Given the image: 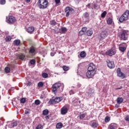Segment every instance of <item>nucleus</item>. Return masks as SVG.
<instances>
[{"label":"nucleus","mask_w":129,"mask_h":129,"mask_svg":"<svg viewBox=\"0 0 129 129\" xmlns=\"http://www.w3.org/2000/svg\"><path fill=\"white\" fill-rule=\"evenodd\" d=\"M95 65L92 63H90L88 68V71L86 74L87 77L92 78L95 75Z\"/></svg>","instance_id":"obj_1"},{"label":"nucleus","mask_w":129,"mask_h":129,"mask_svg":"<svg viewBox=\"0 0 129 129\" xmlns=\"http://www.w3.org/2000/svg\"><path fill=\"white\" fill-rule=\"evenodd\" d=\"M48 0H38L37 6L40 10H45L48 8Z\"/></svg>","instance_id":"obj_2"},{"label":"nucleus","mask_w":129,"mask_h":129,"mask_svg":"<svg viewBox=\"0 0 129 129\" xmlns=\"http://www.w3.org/2000/svg\"><path fill=\"white\" fill-rule=\"evenodd\" d=\"M129 17V11L128 10H126L124 13L119 18V22L120 23H123V22H125V21H127L128 20Z\"/></svg>","instance_id":"obj_3"},{"label":"nucleus","mask_w":129,"mask_h":129,"mask_svg":"<svg viewBox=\"0 0 129 129\" xmlns=\"http://www.w3.org/2000/svg\"><path fill=\"white\" fill-rule=\"evenodd\" d=\"M63 97H52L48 102L49 104H57V103H59L60 101L63 100Z\"/></svg>","instance_id":"obj_4"},{"label":"nucleus","mask_w":129,"mask_h":129,"mask_svg":"<svg viewBox=\"0 0 129 129\" xmlns=\"http://www.w3.org/2000/svg\"><path fill=\"white\" fill-rule=\"evenodd\" d=\"M129 32L127 30H122L119 35V37L120 40L126 41L127 40V36H128Z\"/></svg>","instance_id":"obj_5"},{"label":"nucleus","mask_w":129,"mask_h":129,"mask_svg":"<svg viewBox=\"0 0 129 129\" xmlns=\"http://www.w3.org/2000/svg\"><path fill=\"white\" fill-rule=\"evenodd\" d=\"M6 22L8 24H9V25H13L17 22V19L13 16H9L6 17Z\"/></svg>","instance_id":"obj_6"},{"label":"nucleus","mask_w":129,"mask_h":129,"mask_svg":"<svg viewBox=\"0 0 129 129\" xmlns=\"http://www.w3.org/2000/svg\"><path fill=\"white\" fill-rule=\"evenodd\" d=\"M75 12V11H74V9L70 7H67L64 9V12L66 13V17H67V18H68V17H69V16L70 15V14H72Z\"/></svg>","instance_id":"obj_7"},{"label":"nucleus","mask_w":129,"mask_h":129,"mask_svg":"<svg viewBox=\"0 0 129 129\" xmlns=\"http://www.w3.org/2000/svg\"><path fill=\"white\" fill-rule=\"evenodd\" d=\"M61 86H62V84L60 83H54L51 87L52 92H54V93H56L57 90H58V89H59Z\"/></svg>","instance_id":"obj_8"},{"label":"nucleus","mask_w":129,"mask_h":129,"mask_svg":"<svg viewBox=\"0 0 129 129\" xmlns=\"http://www.w3.org/2000/svg\"><path fill=\"white\" fill-rule=\"evenodd\" d=\"M119 50L121 52V53H124L125 50H126V44L125 43H122L120 44L118 46Z\"/></svg>","instance_id":"obj_9"},{"label":"nucleus","mask_w":129,"mask_h":129,"mask_svg":"<svg viewBox=\"0 0 129 129\" xmlns=\"http://www.w3.org/2000/svg\"><path fill=\"white\" fill-rule=\"evenodd\" d=\"M116 53V50L114 48H111L106 52V55L108 56H113Z\"/></svg>","instance_id":"obj_10"},{"label":"nucleus","mask_w":129,"mask_h":129,"mask_svg":"<svg viewBox=\"0 0 129 129\" xmlns=\"http://www.w3.org/2000/svg\"><path fill=\"white\" fill-rule=\"evenodd\" d=\"M117 77L121 78L122 79H123L126 77L125 75L121 72V70L119 68H117Z\"/></svg>","instance_id":"obj_11"},{"label":"nucleus","mask_w":129,"mask_h":129,"mask_svg":"<svg viewBox=\"0 0 129 129\" xmlns=\"http://www.w3.org/2000/svg\"><path fill=\"white\" fill-rule=\"evenodd\" d=\"M106 62L107 63V67L110 69H113V68L115 67L114 61H110V60L107 59Z\"/></svg>","instance_id":"obj_12"},{"label":"nucleus","mask_w":129,"mask_h":129,"mask_svg":"<svg viewBox=\"0 0 129 129\" xmlns=\"http://www.w3.org/2000/svg\"><path fill=\"white\" fill-rule=\"evenodd\" d=\"M107 36H108V33H107V31H102L101 33L100 34V40H104V39H105L106 38V37H107Z\"/></svg>","instance_id":"obj_13"},{"label":"nucleus","mask_w":129,"mask_h":129,"mask_svg":"<svg viewBox=\"0 0 129 129\" xmlns=\"http://www.w3.org/2000/svg\"><path fill=\"white\" fill-rule=\"evenodd\" d=\"M25 58H26V55L23 53H19L17 55V59H19V60H21V61H24Z\"/></svg>","instance_id":"obj_14"},{"label":"nucleus","mask_w":129,"mask_h":129,"mask_svg":"<svg viewBox=\"0 0 129 129\" xmlns=\"http://www.w3.org/2000/svg\"><path fill=\"white\" fill-rule=\"evenodd\" d=\"M34 31H35V28L33 26H30L26 28V32H28L29 34H33Z\"/></svg>","instance_id":"obj_15"},{"label":"nucleus","mask_w":129,"mask_h":129,"mask_svg":"<svg viewBox=\"0 0 129 129\" xmlns=\"http://www.w3.org/2000/svg\"><path fill=\"white\" fill-rule=\"evenodd\" d=\"M68 112V108L67 107H62L61 109V114H62V115H64V114H66Z\"/></svg>","instance_id":"obj_16"},{"label":"nucleus","mask_w":129,"mask_h":129,"mask_svg":"<svg viewBox=\"0 0 129 129\" xmlns=\"http://www.w3.org/2000/svg\"><path fill=\"white\" fill-rule=\"evenodd\" d=\"M36 47L32 46L29 48V53H30V54H34V53L36 52Z\"/></svg>","instance_id":"obj_17"},{"label":"nucleus","mask_w":129,"mask_h":129,"mask_svg":"<svg viewBox=\"0 0 129 129\" xmlns=\"http://www.w3.org/2000/svg\"><path fill=\"white\" fill-rule=\"evenodd\" d=\"M117 127V124L115 123H111L109 125V129H116Z\"/></svg>","instance_id":"obj_18"},{"label":"nucleus","mask_w":129,"mask_h":129,"mask_svg":"<svg viewBox=\"0 0 129 129\" xmlns=\"http://www.w3.org/2000/svg\"><path fill=\"white\" fill-rule=\"evenodd\" d=\"M86 115V114L85 113H80L78 117H79L80 120H82V119H83L85 117Z\"/></svg>","instance_id":"obj_19"},{"label":"nucleus","mask_w":129,"mask_h":129,"mask_svg":"<svg viewBox=\"0 0 129 129\" xmlns=\"http://www.w3.org/2000/svg\"><path fill=\"white\" fill-rule=\"evenodd\" d=\"M79 99H75L73 101V103L74 104V105H77V104H78V102L79 103H81V101L79 100Z\"/></svg>","instance_id":"obj_20"},{"label":"nucleus","mask_w":129,"mask_h":129,"mask_svg":"<svg viewBox=\"0 0 129 129\" xmlns=\"http://www.w3.org/2000/svg\"><path fill=\"white\" fill-rule=\"evenodd\" d=\"M18 125V123L17 121L12 122L11 123V124L9 125L10 126V127H15V126H17Z\"/></svg>","instance_id":"obj_21"},{"label":"nucleus","mask_w":129,"mask_h":129,"mask_svg":"<svg viewBox=\"0 0 129 129\" xmlns=\"http://www.w3.org/2000/svg\"><path fill=\"white\" fill-rule=\"evenodd\" d=\"M112 23H113V20L112 19V18H109L107 20V24L108 25H111V24H112Z\"/></svg>","instance_id":"obj_22"},{"label":"nucleus","mask_w":129,"mask_h":129,"mask_svg":"<svg viewBox=\"0 0 129 129\" xmlns=\"http://www.w3.org/2000/svg\"><path fill=\"white\" fill-rule=\"evenodd\" d=\"M122 101H123V98L122 97H118L117 99V102L119 104L120 103H122Z\"/></svg>","instance_id":"obj_23"},{"label":"nucleus","mask_w":129,"mask_h":129,"mask_svg":"<svg viewBox=\"0 0 129 129\" xmlns=\"http://www.w3.org/2000/svg\"><path fill=\"white\" fill-rule=\"evenodd\" d=\"M98 125V123L97 121L93 122L92 123V127H94V128H96Z\"/></svg>","instance_id":"obj_24"},{"label":"nucleus","mask_w":129,"mask_h":129,"mask_svg":"<svg viewBox=\"0 0 129 129\" xmlns=\"http://www.w3.org/2000/svg\"><path fill=\"white\" fill-rule=\"evenodd\" d=\"M62 126H63V123L61 122H58L56 125V128H62Z\"/></svg>","instance_id":"obj_25"},{"label":"nucleus","mask_w":129,"mask_h":129,"mask_svg":"<svg viewBox=\"0 0 129 129\" xmlns=\"http://www.w3.org/2000/svg\"><path fill=\"white\" fill-rule=\"evenodd\" d=\"M6 42H11L12 41V36L8 35L5 38Z\"/></svg>","instance_id":"obj_26"},{"label":"nucleus","mask_w":129,"mask_h":129,"mask_svg":"<svg viewBox=\"0 0 129 129\" xmlns=\"http://www.w3.org/2000/svg\"><path fill=\"white\" fill-rule=\"evenodd\" d=\"M92 34H93V31H92V30H88L86 32L87 36H92Z\"/></svg>","instance_id":"obj_27"},{"label":"nucleus","mask_w":129,"mask_h":129,"mask_svg":"<svg viewBox=\"0 0 129 129\" xmlns=\"http://www.w3.org/2000/svg\"><path fill=\"white\" fill-rule=\"evenodd\" d=\"M14 42L16 46H19V45L21 44V40H20V39L15 40Z\"/></svg>","instance_id":"obj_28"},{"label":"nucleus","mask_w":129,"mask_h":129,"mask_svg":"<svg viewBox=\"0 0 129 129\" xmlns=\"http://www.w3.org/2000/svg\"><path fill=\"white\" fill-rule=\"evenodd\" d=\"M80 55L81 58H84L86 57V53H85V51H82L80 53Z\"/></svg>","instance_id":"obj_29"},{"label":"nucleus","mask_w":129,"mask_h":129,"mask_svg":"<svg viewBox=\"0 0 129 129\" xmlns=\"http://www.w3.org/2000/svg\"><path fill=\"white\" fill-rule=\"evenodd\" d=\"M42 114L43 115H48L49 114V110L48 109H45L42 111Z\"/></svg>","instance_id":"obj_30"},{"label":"nucleus","mask_w":129,"mask_h":129,"mask_svg":"<svg viewBox=\"0 0 129 129\" xmlns=\"http://www.w3.org/2000/svg\"><path fill=\"white\" fill-rule=\"evenodd\" d=\"M62 69L64 71H68L70 69V68L67 66H63Z\"/></svg>","instance_id":"obj_31"},{"label":"nucleus","mask_w":129,"mask_h":129,"mask_svg":"<svg viewBox=\"0 0 129 129\" xmlns=\"http://www.w3.org/2000/svg\"><path fill=\"white\" fill-rule=\"evenodd\" d=\"M50 24L51 26H56V25H57V22L56 21L53 20L50 22Z\"/></svg>","instance_id":"obj_32"},{"label":"nucleus","mask_w":129,"mask_h":129,"mask_svg":"<svg viewBox=\"0 0 129 129\" xmlns=\"http://www.w3.org/2000/svg\"><path fill=\"white\" fill-rule=\"evenodd\" d=\"M83 16L86 19H89V13L87 12H85V13H84Z\"/></svg>","instance_id":"obj_33"},{"label":"nucleus","mask_w":129,"mask_h":129,"mask_svg":"<svg viewBox=\"0 0 129 129\" xmlns=\"http://www.w3.org/2000/svg\"><path fill=\"white\" fill-rule=\"evenodd\" d=\"M107 14V12L106 11H104L101 15V18L102 19H104L105 18V16H106V14Z\"/></svg>","instance_id":"obj_34"},{"label":"nucleus","mask_w":129,"mask_h":129,"mask_svg":"<svg viewBox=\"0 0 129 129\" xmlns=\"http://www.w3.org/2000/svg\"><path fill=\"white\" fill-rule=\"evenodd\" d=\"M61 31L62 33V34H65V33H66V32H67V28H66V27H62L61 29Z\"/></svg>","instance_id":"obj_35"},{"label":"nucleus","mask_w":129,"mask_h":129,"mask_svg":"<svg viewBox=\"0 0 129 129\" xmlns=\"http://www.w3.org/2000/svg\"><path fill=\"white\" fill-rule=\"evenodd\" d=\"M38 87H43L44 86V83L43 82H39L37 84Z\"/></svg>","instance_id":"obj_36"},{"label":"nucleus","mask_w":129,"mask_h":129,"mask_svg":"<svg viewBox=\"0 0 129 129\" xmlns=\"http://www.w3.org/2000/svg\"><path fill=\"white\" fill-rule=\"evenodd\" d=\"M5 70L6 73H10L11 72V69L8 67L5 68Z\"/></svg>","instance_id":"obj_37"},{"label":"nucleus","mask_w":129,"mask_h":129,"mask_svg":"<svg viewBox=\"0 0 129 129\" xmlns=\"http://www.w3.org/2000/svg\"><path fill=\"white\" fill-rule=\"evenodd\" d=\"M42 76L43 78H48V74L46 73H43L42 74Z\"/></svg>","instance_id":"obj_38"},{"label":"nucleus","mask_w":129,"mask_h":129,"mask_svg":"<svg viewBox=\"0 0 129 129\" xmlns=\"http://www.w3.org/2000/svg\"><path fill=\"white\" fill-rule=\"evenodd\" d=\"M43 128V125L41 124H38L35 127V129H42Z\"/></svg>","instance_id":"obj_39"},{"label":"nucleus","mask_w":129,"mask_h":129,"mask_svg":"<svg viewBox=\"0 0 129 129\" xmlns=\"http://www.w3.org/2000/svg\"><path fill=\"white\" fill-rule=\"evenodd\" d=\"M30 64H31V65H35V64H36V60L34 59H31L30 61Z\"/></svg>","instance_id":"obj_40"},{"label":"nucleus","mask_w":129,"mask_h":129,"mask_svg":"<svg viewBox=\"0 0 129 129\" xmlns=\"http://www.w3.org/2000/svg\"><path fill=\"white\" fill-rule=\"evenodd\" d=\"M110 121V117H108V116H106V117L105 118V122H108L109 121Z\"/></svg>","instance_id":"obj_41"},{"label":"nucleus","mask_w":129,"mask_h":129,"mask_svg":"<svg viewBox=\"0 0 129 129\" xmlns=\"http://www.w3.org/2000/svg\"><path fill=\"white\" fill-rule=\"evenodd\" d=\"M20 102H21V103H25L26 102V98H22L20 99Z\"/></svg>","instance_id":"obj_42"},{"label":"nucleus","mask_w":129,"mask_h":129,"mask_svg":"<svg viewBox=\"0 0 129 129\" xmlns=\"http://www.w3.org/2000/svg\"><path fill=\"white\" fill-rule=\"evenodd\" d=\"M40 103L41 102L39 100H36L35 101V104H36V105H39V104H40Z\"/></svg>","instance_id":"obj_43"},{"label":"nucleus","mask_w":129,"mask_h":129,"mask_svg":"<svg viewBox=\"0 0 129 129\" xmlns=\"http://www.w3.org/2000/svg\"><path fill=\"white\" fill-rule=\"evenodd\" d=\"M81 30L85 33V32H86V31H87V27H83L82 28Z\"/></svg>","instance_id":"obj_44"},{"label":"nucleus","mask_w":129,"mask_h":129,"mask_svg":"<svg viewBox=\"0 0 129 129\" xmlns=\"http://www.w3.org/2000/svg\"><path fill=\"white\" fill-rule=\"evenodd\" d=\"M85 32L81 30L79 33V36H82L84 35Z\"/></svg>","instance_id":"obj_45"},{"label":"nucleus","mask_w":129,"mask_h":129,"mask_svg":"<svg viewBox=\"0 0 129 129\" xmlns=\"http://www.w3.org/2000/svg\"><path fill=\"white\" fill-rule=\"evenodd\" d=\"M6 4V0H1L0 5H5Z\"/></svg>","instance_id":"obj_46"},{"label":"nucleus","mask_w":129,"mask_h":129,"mask_svg":"<svg viewBox=\"0 0 129 129\" xmlns=\"http://www.w3.org/2000/svg\"><path fill=\"white\" fill-rule=\"evenodd\" d=\"M54 1L56 5H58V4H60V3H61V0H54Z\"/></svg>","instance_id":"obj_47"},{"label":"nucleus","mask_w":129,"mask_h":129,"mask_svg":"<svg viewBox=\"0 0 129 129\" xmlns=\"http://www.w3.org/2000/svg\"><path fill=\"white\" fill-rule=\"evenodd\" d=\"M124 119L126 120V121H129V116H126L125 117Z\"/></svg>","instance_id":"obj_48"},{"label":"nucleus","mask_w":129,"mask_h":129,"mask_svg":"<svg viewBox=\"0 0 129 129\" xmlns=\"http://www.w3.org/2000/svg\"><path fill=\"white\" fill-rule=\"evenodd\" d=\"M31 85H32V82H28L26 84L27 86H31Z\"/></svg>","instance_id":"obj_49"},{"label":"nucleus","mask_w":129,"mask_h":129,"mask_svg":"<svg viewBox=\"0 0 129 129\" xmlns=\"http://www.w3.org/2000/svg\"><path fill=\"white\" fill-rule=\"evenodd\" d=\"M70 95H72L73 94H74V91L73 90H71L69 92Z\"/></svg>","instance_id":"obj_50"},{"label":"nucleus","mask_w":129,"mask_h":129,"mask_svg":"<svg viewBox=\"0 0 129 129\" xmlns=\"http://www.w3.org/2000/svg\"><path fill=\"white\" fill-rule=\"evenodd\" d=\"M25 114H29L30 112H29V110H25Z\"/></svg>","instance_id":"obj_51"},{"label":"nucleus","mask_w":129,"mask_h":129,"mask_svg":"<svg viewBox=\"0 0 129 129\" xmlns=\"http://www.w3.org/2000/svg\"><path fill=\"white\" fill-rule=\"evenodd\" d=\"M86 8H88V9H90V4H88L86 5Z\"/></svg>","instance_id":"obj_52"},{"label":"nucleus","mask_w":129,"mask_h":129,"mask_svg":"<svg viewBox=\"0 0 129 129\" xmlns=\"http://www.w3.org/2000/svg\"><path fill=\"white\" fill-rule=\"evenodd\" d=\"M93 8H94V9H96V8H97V5L96 4H94Z\"/></svg>","instance_id":"obj_53"},{"label":"nucleus","mask_w":129,"mask_h":129,"mask_svg":"<svg viewBox=\"0 0 129 129\" xmlns=\"http://www.w3.org/2000/svg\"><path fill=\"white\" fill-rule=\"evenodd\" d=\"M25 2L26 3H30V2H31V0H25Z\"/></svg>","instance_id":"obj_54"},{"label":"nucleus","mask_w":129,"mask_h":129,"mask_svg":"<svg viewBox=\"0 0 129 129\" xmlns=\"http://www.w3.org/2000/svg\"><path fill=\"white\" fill-rule=\"evenodd\" d=\"M76 3H78V4H79V0H75Z\"/></svg>","instance_id":"obj_55"},{"label":"nucleus","mask_w":129,"mask_h":129,"mask_svg":"<svg viewBox=\"0 0 129 129\" xmlns=\"http://www.w3.org/2000/svg\"><path fill=\"white\" fill-rule=\"evenodd\" d=\"M115 107H116V108H118V107H119V105H118L117 104H116L115 105Z\"/></svg>","instance_id":"obj_56"},{"label":"nucleus","mask_w":129,"mask_h":129,"mask_svg":"<svg viewBox=\"0 0 129 129\" xmlns=\"http://www.w3.org/2000/svg\"><path fill=\"white\" fill-rule=\"evenodd\" d=\"M45 118L46 119H49V116H46Z\"/></svg>","instance_id":"obj_57"},{"label":"nucleus","mask_w":129,"mask_h":129,"mask_svg":"<svg viewBox=\"0 0 129 129\" xmlns=\"http://www.w3.org/2000/svg\"><path fill=\"white\" fill-rule=\"evenodd\" d=\"M121 88H122V87H120V88H117L116 89V90H118V89H121Z\"/></svg>","instance_id":"obj_58"},{"label":"nucleus","mask_w":129,"mask_h":129,"mask_svg":"<svg viewBox=\"0 0 129 129\" xmlns=\"http://www.w3.org/2000/svg\"><path fill=\"white\" fill-rule=\"evenodd\" d=\"M127 56H128V58H129V51H128V52H127Z\"/></svg>","instance_id":"obj_59"}]
</instances>
